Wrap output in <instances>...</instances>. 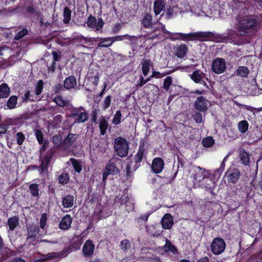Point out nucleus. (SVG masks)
Masks as SVG:
<instances>
[{
    "mask_svg": "<svg viewBox=\"0 0 262 262\" xmlns=\"http://www.w3.org/2000/svg\"><path fill=\"white\" fill-rule=\"evenodd\" d=\"M259 23L257 17L255 15L244 16L239 17L238 24L236 25L237 30L239 31L245 30H253L259 26Z\"/></svg>",
    "mask_w": 262,
    "mask_h": 262,
    "instance_id": "f257e3e1",
    "label": "nucleus"
},
{
    "mask_svg": "<svg viewBox=\"0 0 262 262\" xmlns=\"http://www.w3.org/2000/svg\"><path fill=\"white\" fill-rule=\"evenodd\" d=\"M137 38L134 36H129L127 34L123 35H117L113 37H108L99 38V42L98 44L99 47H108L111 46L114 42L124 39L129 40L132 43L136 42Z\"/></svg>",
    "mask_w": 262,
    "mask_h": 262,
    "instance_id": "f03ea898",
    "label": "nucleus"
},
{
    "mask_svg": "<svg viewBox=\"0 0 262 262\" xmlns=\"http://www.w3.org/2000/svg\"><path fill=\"white\" fill-rule=\"evenodd\" d=\"M114 148L115 152L118 156L124 158L128 154L129 143L125 138L117 137L114 140Z\"/></svg>",
    "mask_w": 262,
    "mask_h": 262,
    "instance_id": "7ed1b4c3",
    "label": "nucleus"
},
{
    "mask_svg": "<svg viewBox=\"0 0 262 262\" xmlns=\"http://www.w3.org/2000/svg\"><path fill=\"white\" fill-rule=\"evenodd\" d=\"M209 171L200 166H196L191 176L194 185L201 186L203 185L202 182L209 178Z\"/></svg>",
    "mask_w": 262,
    "mask_h": 262,
    "instance_id": "20e7f679",
    "label": "nucleus"
},
{
    "mask_svg": "<svg viewBox=\"0 0 262 262\" xmlns=\"http://www.w3.org/2000/svg\"><path fill=\"white\" fill-rule=\"evenodd\" d=\"M174 35V34H171ZM179 39L184 41L199 40L205 41L211 40L214 38L215 34H179Z\"/></svg>",
    "mask_w": 262,
    "mask_h": 262,
    "instance_id": "39448f33",
    "label": "nucleus"
},
{
    "mask_svg": "<svg viewBox=\"0 0 262 262\" xmlns=\"http://www.w3.org/2000/svg\"><path fill=\"white\" fill-rule=\"evenodd\" d=\"M55 150L53 148L49 149L43 156H40L39 161L40 164L38 167L40 174L48 172L51 160L54 155Z\"/></svg>",
    "mask_w": 262,
    "mask_h": 262,
    "instance_id": "423d86ee",
    "label": "nucleus"
},
{
    "mask_svg": "<svg viewBox=\"0 0 262 262\" xmlns=\"http://www.w3.org/2000/svg\"><path fill=\"white\" fill-rule=\"evenodd\" d=\"M145 143L146 141L145 140H141L137 152L134 156V160L135 165L133 168L134 171H136L141 166V163L143 160V158L145 157L147 153Z\"/></svg>",
    "mask_w": 262,
    "mask_h": 262,
    "instance_id": "0eeeda50",
    "label": "nucleus"
},
{
    "mask_svg": "<svg viewBox=\"0 0 262 262\" xmlns=\"http://www.w3.org/2000/svg\"><path fill=\"white\" fill-rule=\"evenodd\" d=\"M71 117L74 119V123L80 124L85 122L89 119V115L83 107L80 106L72 110Z\"/></svg>",
    "mask_w": 262,
    "mask_h": 262,
    "instance_id": "6e6552de",
    "label": "nucleus"
},
{
    "mask_svg": "<svg viewBox=\"0 0 262 262\" xmlns=\"http://www.w3.org/2000/svg\"><path fill=\"white\" fill-rule=\"evenodd\" d=\"M241 173L237 168L231 167L225 172L224 178L228 183L235 184L238 182Z\"/></svg>",
    "mask_w": 262,
    "mask_h": 262,
    "instance_id": "1a4fd4ad",
    "label": "nucleus"
},
{
    "mask_svg": "<svg viewBox=\"0 0 262 262\" xmlns=\"http://www.w3.org/2000/svg\"><path fill=\"white\" fill-rule=\"evenodd\" d=\"M226 248V243L221 237L214 238L211 245L212 253L215 255H219L223 252Z\"/></svg>",
    "mask_w": 262,
    "mask_h": 262,
    "instance_id": "9d476101",
    "label": "nucleus"
},
{
    "mask_svg": "<svg viewBox=\"0 0 262 262\" xmlns=\"http://www.w3.org/2000/svg\"><path fill=\"white\" fill-rule=\"evenodd\" d=\"M226 69V63L224 58L217 57L213 60L211 63V70L216 74L224 73Z\"/></svg>",
    "mask_w": 262,
    "mask_h": 262,
    "instance_id": "9b49d317",
    "label": "nucleus"
},
{
    "mask_svg": "<svg viewBox=\"0 0 262 262\" xmlns=\"http://www.w3.org/2000/svg\"><path fill=\"white\" fill-rule=\"evenodd\" d=\"M95 248V246L93 241L91 239H87L82 247V256L85 258L91 257L94 254Z\"/></svg>",
    "mask_w": 262,
    "mask_h": 262,
    "instance_id": "f8f14e48",
    "label": "nucleus"
},
{
    "mask_svg": "<svg viewBox=\"0 0 262 262\" xmlns=\"http://www.w3.org/2000/svg\"><path fill=\"white\" fill-rule=\"evenodd\" d=\"M88 26L93 29L95 31H99L103 27L104 22L101 18H98L97 20L96 18L90 15L87 20Z\"/></svg>",
    "mask_w": 262,
    "mask_h": 262,
    "instance_id": "ddd939ff",
    "label": "nucleus"
},
{
    "mask_svg": "<svg viewBox=\"0 0 262 262\" xmlns=\"http://www.w3.org/2000/svg\"><path fill=\"white\" fill-rule=\"evenodd\" d=\"M208 100L203 96L197 97L194 102V107L198 111L205 112L208 110Z\"/></svg>",
    "mask_w": 262,
    "mask_h": 262,
    "instance_id": "4468645a",
    "label": "nucleus"
},
{
    "mask_svg": "<svg viewBox=\"0 0 262 262\" xmlns=\"http://www.w3.org/2000/svg\"><path fill=\"white\" fill-rule=\"evenodd\" d=\"M119 171V169L117 168L115 164L112 163L107 164L102 173V181L105 183L108 175L116 174Z\"/></svg>",
    "mask_w": 262,
    "mask_h": 262,
    "instance_id": "2eb2a0df",
    "label": "nucleus"
},
{
    "mask_svg": "<svg viewBox=\"0 0 262 262\" xmlns=\"http://www.w3.org/2000/svg\"><path fill=\"white\" fill-rule=\"evenodd\" d=\"M164 166V162L162 158L157 157L153 159L151 164V169L155 173L159 174L162 172Z\"/></svg>",
    "mask_w": 262,
    "mask_h": 262,
    "instance_id": "dca6fc26",
    "label": "nucleus"
},
{
    "mask_svg": "<svg viewBox=\"0 0 262 262\" xmlns=\"http://www.w3.org/2000/svg\"><path fill=\"white\" fill-rule=\"evenodd\" d=\"M73 219L70 214H66L62 217L59 223V228L61 230L67 231L71 227Z\"/></svg>",
    "mask_w": 262,
    "mask_h": 262,
    "instance_id": "f3484780",
    "label": "nucleus"
},
{
    "mask_svg": "<svg viewBox=\"0 0 262 262\" xmlns=\"http://www.w3.org/2000/svg\"><path fill=\"white\" fill-rule=\"evenodd\" d=\"M27 230L28 239L35 238L40 231L38 225L34 223L28 226L27 227Z\"/></svg>",
    "mask_w": 262,
    "mask_h": 262,
    "instance_id": "a211bd4d",
    "label": "nucleus"
},
{
    "mask_svg": "<svg viewBox=\"0 0 262 262\" xmlns=\"http://www.w3.org/2000/svg\"><path fill=\"white\" fill-rule=\"evenodd\" d=\"M162 228L170 229L173 225V219L172 216L169 213L165 214L161 220Z\"/></svg>",
    "mask_w": 262,
    "mask_h": 262,
    "instance_id": "6ab92c4d",
    "label": "nucleus"
},
{
    "mask_svg": "<svg viewBox=\"0 0 262 262\" xmlns=\"http://www.w3.org/2000/svg\"><path fill=\"white\" fill-rule=\"evenodd\" d=\"M82 244V239H78L76 241L72 242L71 244L68 245L67 247L63 248V252L67 256L72 251L78 250L80 248Z\"/></svg>",
    "mask_w": 262,
    "mask_h": 262,
    "instance_id": "aec40b11",
    "label": "nucleus"
},
{
    "mask_svg": "<svg viewBox=\"0 0 262 262\" xmlns=\"http://www.w3.org/2000/svg\"><path fill=\"white\" fill-rule=\"evenodd\" d=\"M66 256L63 250L59 252H51L45 255L43 259H37L35 262H41L46 260H50L53 258H61L62 257Z\"/></svg>",
    "mask_w": 262,
    "mask_h": 262,
    "instance_id": "412c9836",
    "label": "nucleus"
},
{
    "mask_svg": "<svg viewBox=\"0 0 262 262\" xmlns=\"http://www.w3.org/2000/svg\"><path fill=\"white\" fill-rule=\"evenodd\" d=\"M77 84L76 78L70 75L67 77L63 82V88L67 90H70L73 89Z\"/></svg>",
    "mask_w": 262,
    "mask_h": 262,
    "instance_id": "4be33fe9",
    "label": "nucleus"
},
{
    "mask_svg": "<svg viewBox=\"0 0 262 262\" xmlns=\"http://www.w3.org/2000/svg\"><path fill=\"white\" fill-rule=\"evenodd\" d=\"M188 50V47L186 45L182 44L176 47L175 55L178 58L183 59L186 56Z\"/></svg>",
    "mask_w": 262,
    "mask_h": 262,
    "instance_id": "5701e85b",
    "label": "nucleus"
},
{
    "mask_svg": "<svg viewBox=\"0 0 262 262\" xmlns=\"http://www.w3.org/2000/svg\"><path fill=\"white\" fill-rule=\"evenodd\" d=\"M23 102H28L29 101L34 102L40 100L39 96H35V94L31 93V91L27 89L24 95L21 97Z\"/></svg>",
    "mask_w": 262,
    "mask_h": 262,
    "instance_id": "b1692460",
    "label": "nucleus"
},
{
    "mask_svg": "<svg viewBox=\"0 0 262 262\" xmlns=\"http://www.w3.org/2000/svg\"><path fill=\"white\" fill-rule=\"evenodd\" d=\"M75 201V198L71 194L65 195L62 198V204L63 208H71L73 206Z\"/></svg>",
    "mask_w": 262,
    "mask_h": 262,
    "instance_id": "393cba45",
    "label": "nucleus"
},
{
    "mask_svg": "<svg viewBox=\"0 0 262 262\" xmlns=\"http://www.w3.org/2000/svg\"><path fill=\"white\" fill-rule=\"evenodd\" d=\"M109 126L108 121L106 119L105 117L101 116L99 118V129L101 135H104Z\"/></svg>",
    "mask_w": 262,
    "mask_h": 262,
    "instance_id": "a878e982",
    "label": "nucleus"
},
{
    "mask_svg": "<svg viewBox=\"0 0 262 262\" xmlns=\"http://www.w3.org/2000/svg\"><path fill=\"white\" fill-rule=\"evenodd\" d=\"M239 158L242 164L245 166L249 165L250 163V154L244 149L239 151Z\"/></svg>",
    "mask_w": 262,
    "mask_h": 262,
    "instance_id": "bb28decb",
    "label": "nucleus"
},
{
    "mask_svg": "<svg viewBox=\"0 0 262 262\" xmlns=\"http://www.w3.org/2000/svg\"><path fill=\"white\" fill-rule=\"evenodd\" d=\"M79 135L76 134L69 133L63 141L64 145L68 147L72 145L78 138Z\"/></svg>",
    "mask_w": 262,
    "mask_h": 262,
    "instance_id": "cd10ccee",
    "label": "nucleus"
},
{
    "mask_svg": "<svg viewBox=\"0 0 262 262\" xmlns=\"http://www.w3.org/2000/svg\"><path fill=\"white\" fill-rule=\"evenodd\" d=\"M10 93V90L8 84L3 83L0 85V98H7Z\"/></svg>",
    "mask_w": 262,
    "mask_h": 262,
    "instance_id": "c85d7f7f",
    "label": "nucleus"
},
{
    "mask_svg": "<svg viewBox=\"0 0 262 262\" xmlns=\"http://www.w3.org/2000/svg\"><path fill=\"white\" fill-rule=\"evenodd\" d=\"M9 230L13 231L19 224V218L17 216L11 217L8 219L7 221Z\"/></svg>",
    "mask_w": 262,
    "mask_h": 262,
    "instance_id": "c756f323",
    "label": "nucleus"
},
{
    "mask_svg": "<svg viewBox=\"0 0 262 262\" xmlns=\"http://www.w3.org/2000/svg\"><path fill=\"white\" fill-rule=\"evenodd\" d=\"M154 10L156 15L159 14L164 7V0H156L154 2Z\"/></svg>",
    "mask_w": 262,
    "mask_h": 262,
    "instance_id": "7c9ffc66",
    "label": "nucleus"
},
{
    "mask_svg": "<svg viewBox=\"0 0 262 262\" xmlns=\"http://www.w3.org/2000/svg\"><path fill=\"white\" fill-rule=\"evenodd\" d=\"M70 161L71 162L73 167L76 172L79 173L82 171V165L80 160L71 158L70 159Z\"/></svg>",
    "mask_w": 262,
    "mask_h": 262,
    "instance_id": "2f4dec72",
    "label": "nucleus"
},
{
    "mask_svg": "<svg viewBox=\"0 0 262 262\" xmlns=\"http://www.w3.org/2000/svg\"><path fill=\"white\" fill-rule=\"evenodd\" d=\"M152 16L150 14H145L143 16L141 20L142 25L146 28H149L152 25Z\"/></svg>",
    "mask_w": 262,
    "mask_h": 262,
    "instance_id": "473e14b6",
    "label": "nucleus"
},
{
    "mask_svg": "<svg viewBox=\"0 0 262 262\" xmlns=\"http://www.w3.org/2000/svg\"><path fill=\"white\" fill-rule=\"evenodd\" d=\"M39 185L36 183H33L29 185V188L31 195L37 199L39 197Z\"/></svg>",
    "mask_w": 262,
    "mask_h": 262,
    "instance_id": "72a5a7b5",
    "label": "nucleus"
},
{
    "mask_svg": "<svg viewBox=\"0 0 262 262\" xmlns=\"http://www.w3.org/2000/svg\"><path fill=\"white\" fill-rule=\"evenodd\" d=\"M249 73V70L247 67L245 66H239L236 70V76H239L242 77H247Z\"/></svg>",
    "mask_w": 262,
    "mask_h": 262,
    "instance_id": "f704fd0d",
    "label": "nucleus"
},
{
    "mask_svg": "<svg viewBox=\"0 0 262 262\" xmlns=\"http://www.w3.org/2000/svg\"><path fill=\"white\" fill-rule=\"evenodd\" d=\"M151 61L149 59H146L142 63V70L144 76H146L150 70Z\"/></svg>",
    "mask_w": 262,
    "mask_h": 262,
    "instance_id": "c9c22d12",
    "label": "nucleus"
},
{
    "mask_svg": "<svg viewBox=\"0 0 262 262\" xmlns=\"http://www.w3.org/2000/svg\"><path fill=\"white\" fill-rule=\"evenodd\" d=\"M215 141L212 137L209 136L202 140V144L205 147H210L214 144Z\"/></svg>",
    "mask_w": 262,
    "mask_h": 262,
    "instance_id": "e433bc0d",
    "label": "nucleus"
},
{
    "mask_svg": "<svg viewBox=\"0 0 262 262\" xmlns=\"http://www.w3.org/2000/svg\"><path fill=\"white\" fill-rule=\"evenodd\" d=\"M122 114L120 110H118L116 112L114 115L112 122L115 125H118L122 122Z\"/></svg>",
    "mask_w": 262,
    "mask_h": 262,
    "instance_id": "4c0bfd02",
    "label": "nucleus"
},
{
    "mask_svg": "<svg viewBox=\"0 0 262 262\" xmlns=\"http://www.w3.org/2000/svg\"><path fill=\"white\" fill-rule=\"evenodd\" d=\"M70 180V177L68 172L64 171L59 176L58 181L59 183L62 185H65L69 183Z\"/></svg>",
    "mask_w": 262,
    "mask_h": 262,
    "instance_id": "58836bf2",
    "label": "nucleus"
},
{
    "mask_svg": "<svg viewBox=\"0 0 262 262\" xmlns=\"http://www.w3.org/2000/svg\"><path fill=\"white\" fill-rule=\"evenodd\" d=\"M249 123L246 120H242L238 123V128L241 133H245L248 129Z\"/></svg>",
    "mask_w": 262,
    "mask_h": 262,
    "instance_id": "ea45409f",
    "label": "nucleus"
},
{
    "mask_svg": "<svg viewBox=\"0 0 262 262\" xmlns=\"http://www.w3.org/2000/svg\"><path fill=\"white\" fill-rule=\"evenodd\" d=\"M17 101V97L16 96H11L7 103V106L9 109L14 108L16 106Z\"/></svg>",
    "mask_w": 262,
    "mask_h": 262,
    "instance_id": "a19ab883",
    "label": "nucleus"
},
{
    "mask_svg": "<svg viewBox=\"0 0 262 262\" xmlns=\"http://www.w3.org/2000/svg\"><path fill=\"white\" fill-rule=\"evenodd\" d=\"M121 250L123 251H126L131 248V243L127 239H124L121 241L120 244Z\"/></svg>",
    "mask_w": 262,
    "mask_h": 262,
    "instance_id": "79ce46f5",
    "label": "nucleus"
},
{
    "mask_svg": "<svg viewBox=\"0 0 262 262\" xmlns=\"http://www.w3.org/2000/svg\"><path fill=\"white\" fill-rule=\"evenodd\" d=\"M191 78L195 83H199L202 80V76L199 71L195 70L193 72Z\"/></svg>",
    "mask_w": 262,
    "mask_h": 262,
    "instance_id": "37998d69",
    "label": "nucleus"
},
{
    "mask_svg": "<svg viewBox=\"0 0 262 262\" xmlns=\"http://www.w3.org/2000/svg\"><path fill=\"white\" fill-rule=\"evenodd\" d=\"M71 12L67 7L64 8L63 11V21L65 24H68L71 20Z\"/></svg>",
    "mask_w": 262,
    "mask_h": 262,
    "instance_id": "c03bdc74",
    "label": "nucleus"
},
{
    "mask_svg": "<svg viewBox=\"0 0 262 262\" xmlns=\"http://www.w3.org/2000/svg\"><path fill=\"white\" fill-rule=\"evenodd\" d=\"M43 81L41 80H39L35 86L34 94L35 96H39V95L41 93L43 89Z\"/></svg>",
    "mask_w": 262,
    "mask_h": 262,
    "instance_id": "a18cd8bd",
    "label": "nucleus"
},
{
    "mask_svg": "<svg viewBox=\"0 0 262 262\" xmlns=\"http://www.w3.org/2000/svg\"><path fill=\"white\" fill-rule=\"evenodd\" d=\"M162 229L158 226V227H153L152 230L151 231V236L155 237H158L162 235Z\"/></svg>",
    "mask_w": 262,
    "mask_h": 262,
    "instance_id": "49530a36",
    "label": "nucleus"
},
{
    "mask_svg": "<svg viewBox=\"0 0 262 262\" xmlns=\"http://www.w3.org/2000/svg\"><path fill=\"white\" fill-rule=\"evenodd\" d=\"M53 101L56 103V104L60 107H63L66 105V101L62 98L61 96H56Z\"/></svg>",
    "mask_w": 262,
    "mask_h": 262,
    "instance_id": "de8ad7c7",
    "label": "nucleus"
},
{
    "mask_svg": "<svg viewBox=\"0 0 262 262\" xmlns=\"http://www.w3.org/2000/svg\"><path fill=\"white\" fill-rule=\"evenodd\" d=\"M153 29L154 31H160L162 32L163 33H166L165 26L159 22L154 24ZM166 33L170 32L167 31Z\"/></svg>",
    "mask_w": 262,
    "mask_h": 262,
    "instance_id": "09e8293b",
    "label": "nucleus"
},
{
    "mask_svg": "<svg viewBox=\"0 0 262 262\" xmlns=\"http://www.w3.org/2000/svg\"><path fill=\"white\" fill-rule=\"evenodd\" d=\"M202 112H196L194 113L192 117L194 119V120L195 121L196 123L200 124L203 121V118H202V115L201 114Z\"/></svg>",
    "mask_w": 262,
    "mask_h": 262,
    "instance_id": "8fccbe9b",
    "label": "nucleus"
},
{
    "mask_svg": "<svg viewBox=\"0 0 262 262\" xmlns=\"http://www.w3.org/2000/svg\"><path fill=\"white\" fill-rule=\"evenodd\" d=\"M172 79L171 76H167L164 79L163 83V89L166 91L169 89L170 85L172 84Z\"/></svg>",
    "mask_w": 262,
    "mask_h": 262,
    "instance_id": "3c124183",
    "label": "nucleus"
},
{
    "mask_svg": "<svg viewBox=\"0 0 262 262\" xmlns=\"http://www.w3.org/2000/svg\"><path fill=\"white\" fill-rule=\"evenodd\" d=\"M35 135L38 143L40 145L42 144L44 141L43 134L41 130L37 129L35 132Z\"/></svg>",
    "mask_w": 262,
    "mask_h": 262,
    "instance_id": "603ef678",
    "label": "nucleus"
},
{
    "mask_svg": "<svg viewBox=\"0 0 262 262\" xmlns=\"http://www.w3.org/2000/svg\"><path fill=\"white\" fill-rule=\"evenodd\" d=\"M47 215L45 213H42L41 215V217L40 219V222H39L40 228L41 229L44 230V229L45 228V227L46 226V224H47Z\"/></svg>",
    "mask_w": 262,
    "mask_h": 262,
    "instance_id": "864d4df0",
    "label": "nucleus"
},
{
    "mask_svg": "<svg viewBox=\"0 0 262 262\" xmlns=\"http://www.w3.org/2000/svg\"><path fill=\"white\" fill-rule=\"evenodd\" d=\"M111 101L112 97L111 95L107 96L105 97L102 105V108L103 110L105 111L109 107L111 103Z\"/></svg>",
    "mask_w": 262,
    "mask_h": 262,
    "instance_id": "5fc2aeb1",
    "label": "nucleus"
},
{
    "mask_svg": "<svg viewBox=\"0 0 262 262\" xmlns=\"http://www.w3.org/2000/svg\"><path fill=\"white\" fill-rule=\"evenodd\" d=\"M17 144L21 145L25 139L24 134L21 132H18L16 135Z\"/></svg>",
    "mask_w": 262,
    "mask_h": 262,
    "instance_id": "6e6d98bb",
    "label": "nucleus"
},
{
    "mask_svg": "<svg viewBox=\"0 0 262 262\" xmlns=\"http://www.w3.org/2000/svg\"><path fill=\"white\" fill-rule=\"evenodd\" d=\"M98 118V110L95 109L92 111L91 121L95 124H97Z\"/></svg>",
    "mask_w": 262,
    "mask_h": 262,
    "instance_id": "4d7b16f0",
    "label": "nucleus"
},
{
    "mask_svg": "<svg viewBox=\"0 0 262 262\" xmlns=\"http://www.w3.org/2000/svg\"><path fill=\"white\" fill-rule=\"evenodd\" d=\"M102 206H99L97 208V210L94 211V215L98 220H101L102 218Z\"/></svg>",
    "mask_w": 262,
    "mask_h": 262,
    "instance_id": "13d9d810",
    "label": "nucleus"
},
{
    "mask_svg": "<svg viewBox=\"0 0 262 262\" xmlns=\"http://www.w3.org/2000/svg\"><path fill=\"white\" fill-rule=\"evenodd\" d=\"M170 248H169L168 250H165V252H171L173 254H176L178 253V250L176 248V247L173 245H169Z\"/></svg>",
    "mask_w": 262,
    "mask_h": 262,
    "instance_id": "bf43d9fd",
    "label": "nucleus"
},
{
    "mask_svg": "<svg viewBox=\"0 0 262 262\" xmlns=\"http://www.w3.org/2000/svg\"><path fill=\"white\" fill-rule=\"evenodd\" d=\"M63 85L62 86L61 83H58L56 84L54 87V91L55 93H57L62 91L63 90Z\"/></svg>",
    "mask_w": 262,
    "mask_h": 262,
    "instance_id": "052dcab7",
    "label": "nucleus"
},
{
    "mask_svg": "<svg viewBox=\"0 0 262 262\" xmlns=\"http://www.w3.org/2000/svg\"><path fill=\"white\" fill-rule=\"evenodd\" d=\"M49 141L48 140H45L43 143L42 146L40 147L39 151L40 152V155L47 149V146L49 145Z\"/></svg>",
    "mask_w": 262,
    "mask_h": 262,
    "instance_id": "680f3d73",
    "label": "nucleus"
},
{
    "mask_svg": "<svg viewBox=\"0 0 262 262\" xmlns=\"http://www.w3.org/2000/svg\"><path fill=\"white\" fill-rule=\"evenodd\" d=\"M131 169H132L131 164L130 163L127 164V165L126 167V168H125L126 176L127 178H129L132 175Z\"/></svg>",
    "mask_w": 262,
    "mask_h": 262,
    "instance_id": "e2e57ef3",
    "label": "nucleus"
},
{
    "mask_svg": "<svg viewBox=\"0 0 262 262\" xmlns=\"http://www.w3.org/2000/svg\"><path fill=\"white\" fill-rule=\"evenodd\" d=\"M128 200V196H123L122 195L120 198L118 200V202L121 205H123Z\"/></svg>",
    "mask_w": 262,
    "mask_h": 262,
    "instance_id": "0e129e2a",
    "label": "nucleus"
},
{
    "mask_svg": "<svg viewBox=\"0 0 262 262\" xmlns=\"http://www.w3.org/2000/svg\"><path fill=\"white\" fill-rule=\"evenodd\" d=\"M52 54L53 55L54 61H58L60 59L61 55L59 54L57 52L53 51L52 52Z\"/></svg>",
    "mask_w": 262,
    "mask_h": 262,
    "instance_id": "69168bd1",
    "label": "nucleus"
},
{
    "mask_svg": "<svg viewBox=\"0 0 262 262\" xmlns=\"http://www.w3.org/2000/svg\"><path fill=\"white\" fill-rule=\"evenodd\" d=\"M146 83L143 77L142 76H141L139 78V81L138 82L137 86L138 87H142Z\"/></svg>",
    "mask_w": 262,
    "mask_h": 262,
    "instance_id": "338daca9",
    "label": "nucleus"
},
{
    "mask_svg": "<svg viewBox=\"0 0 262 262\" xmlns=\"http://www.w3.org/2000/svg\"><path fill=\"white\" fill-rule=\"evenodd\" d=\"M55 41L59 45H61L62 46H63V45L66 43L67 42V41H66V40L67 39H65V38H63V39H61V38H59V37H55Z\"/></svg>",
    "mask_w": 262,
    "mask_h": 262,
    "instance_id": "774afa93",
    "label": "nucleus"
}]
</instances>
